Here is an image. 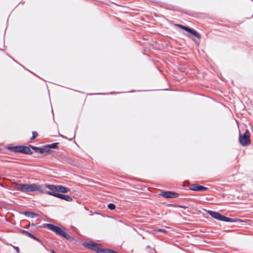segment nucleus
Returning <instances> with one entry per match:
<instances>
[{
    "mask_svg": "<svg viewBox=\"0 0 253 253\" xmlns=\"http://www.w3.org/2000/svg\"><path fill=\"white\" fill-rule=\"evenodd\" d=\"M19 188L24 190H41L42 188H48L49 190H69V189L61 185L54 186L50 184H45L44 187L39 185L33 184H20Z\"/></svg>",
    "mask_w": 253,
    "mask_h": 253,
    "instance_id": "obj_1",
    "label": "nucleus"
},
{
    "mask_svg": "<svg viewBox=\"0 0 253 253\" xmlns=\"http://www.w3.org/2000/svg\"><path fill=\"white\" fill-rule=\"evenodd\" d=\"M240 144L243 146H248L251 143L250 132L247 129L243 134H240L239 137Z\"/></svg>",
    "mask_w": 253,
    "mask_h": 253,
    "instance_id": "obj_2",
    "label": "nucleus"
},
{
    "mask_svg": "<svg viewBox=\"0 0 253 253\" xmlns=\"http://www.w3.org/2000/svg\"><path fill=\"white\" fill-rule=\"evenodd\" d=\"M207 212L209 214H210L213 218H214L216 219H218L220 221H225V222H231L235 221V220H234L231 218H228L227 217H226L225 216H223V215H221V214H220L219 213L217 212H214V211H208Z\"/></svg>",
    "mask_w": 253,
    "mask_h": 253,
    "instance_id": "obj_3",
    "label": "nucleus"
},
{
    "mask_svg": "<svg viewBox=\"0 0 253 253\" xmlns=\"http://www.w3.org/2000/svg\"><path fill=\"white\" fill-rule=\"evenodd\" d=\"M45 226L58 235H60L66 238H69V236L67 234L62 228L59 227L51 224H46Z\"/></svg>",
    "mask_w": 253,
    "mask_h": 253,
    "instance_id": "obj_4",
    "label": "nucleus"
},
{
    "mask_svg": "<svg viewBox=\"0 0 253 253\" xmlns=\"http://www.w3.org/2000/svg\"><path fill=\"white\" fill-rule=\"evenodd\" d=\"M59 191H47V193L48 194L55 196L61 199L65 200L67 201H70L72 200V198L67 195L60 193L58 192Z\"/></svg>",
    "mask_w": 253,
    "mask_h": 253,
    "instance_id": "obj_5",
    "label": "nucleus"
},
{
    "mask_svg": "<svg viewBox=\"0 0 253 253\" xmlns=\"http://www.w3.org/2000/svg\"><path fill=\"white\" fill-rule=\"evenodd\" d=\"M84 245L88 249H91L98 253L104 252L103 250L100 248V246L95 243H84Z\"/></svg>",
    "mask_w": 253,
    "mask_h": 253,
    "instance_id": "obj_6",
    "label": "nucleus"
},
{
    "mask_svg": "<svg viewBox=\"0 0 253 253\" xmlns=\"http://www.w3.org/2000/svg\"><path fill=\"white\" fill-rule=\"evenodd\" d=\"M178 26L181 28L183 30H184L185 31L191 33L193 35H194L195 37L197 38L198 39H200L201 38V35L197 32L196 31L192 29H191L189 27L182 25H179Z\"/></svg>",
    "mask_w": 253,
    "mask_h": 253,
    "instance_id": "obj_7",
    "label": "nucleus"
},
{
    "mask_svg": "<svg viewBox=\"0 0 253 253\" xmlns=\"http://www.w3.org/2000/svg\"><path fill=\"white\" fill-rule=\"evenodd\" d=\"M161 195L166 198H176L178 196L177 193L172 192L171 191H166L162 192Z\"/></svg>",
    "mask_w": 253,
    "mask_h": 253,
    "instance_id": "obj_8",
    "label": "nucleus"
},
{
    "mask_svg": "<svg viewBox=\"0 0 253 253\" xmlns=\"http://www.w3.org/2000/svg\"><path fill=\"white\" fill-rule=\"evenodd\" d=\"M190 190H208L209 188L196 184H193L189 187Z\"/></svg>",
    "mask_w": 253,
    "mask_h": 253,
    "instance_id": "obj_9",
    "label": "nucleus"
},
{
    "mask_svg": "<svg viewBox=\"0 0 253 253\" xmlns=\"http://www.w3.org/2000/svg\"><path fill=\"white\" fill-rule=\"evenodd\" d=\"M30 148V147L21 146L20 153L24 154H32L33 152L31 150Z\"/></svg>",
    "mask_w": 253,
    "mask_h": 253,
    "instance_id": "obj_10",
    "label": "nucleus"
},
{
    "mask_svg": "<svg viewBox=\"0 0 253 253\" xmlns=\"http://www.w3.org/2000/svg\"><path fill=\"white\" fill-rule=\"evenodd\" d=\"M24 214L28 217L31 218H34L39 216L38 214L32 211H25L24 212Z\"/></svg>",
    "mask_w": 253,
    "mask_h": 253,
    "instance_id": "obj_11",
    "label": "nucleus"
},
{
    "mask_svg": "<svg viewBox=\"0 0 253 253\" xmlns=\"http://www.w3.org/2000/svg\"><path fill=\"white\" fill-rule=\"evenodd\" d=\"M8 149L13 152L20 153L21 146H10L8 147Z\"/></svg>",
    "mask_w": 253,
    "mask_h": 253,
    "instance_id": "obj_12",
    "label": "nucleus"
},
{
    "mask_svg": "<svg viewBox=\"0 0 253 253\" xmlns=\"http://www.w3.org/2000/svg\"><path fill=\"white\" fill-rule=\"evenodd\" d=\"M41 154L49 153L50 152V147H49L48 145L43 146L42 147H41Z\"/></svg>",
    "mask_w": 253,
    "mask_h": 253,
    "instance_id": "obj_13",
    "label": "nucleus"
},
{
    "mask_svg": "<svg viewBox=\"0 0 253 253\" xmlns=\"http://www.w3.org/2000/svg\"><path fill=\"white\" fill-rule=\"evenodd\" d=\"M22 233L24 234H25V235L26 236H28L32 238H33L37 241H40V240L38 239L37 238H36L35 236H34V235H33L32 234H31L30 233H29V232L27 231H25V230H22Z\"/></svg>",
    "mask_w": 253,
    "mask_h": 253,
    "instance_id": "obj_14",
    "label": "nucleus"
},
{
    "mask_svg": "<svg viewBox=\"0 0 253 253\" xmlns=\"http://www.w3.org/2000/svg\"><path fill=\"white\" fill-rule=\"evenodd\" d=\"M29 147L30 148H31L33 150H34L35 152L39 153H41V148L37 147L34 146H32L31 145H29Z\"/></svg>",
    "mask_w": 253,
    "mask_h": 253,
    "instance_id": "obj_15",
    "label": "nucleus"
},
{
    "mask_svg": "<svg viewBox=\"0 0 253 253\" xmlns=\"http://www.w3.org/2000/svg\"><path fill=\"white\" fill-rule=\"evenodd\" d=\"M59 144V143H54L51 144H48L49 146V147H50V149H56L58 148V145Z\"/></svg>",
    "mask_w": 253,
    "mask_h": 253,
    "instance_id": "obj_16",
    "label": "nucleus"
},
{
    "mask_svg": "<svg viewBox=\"0 0 253 253\" xmlns=\"http://www.w3.org/2000/svg\"><path fill=\"white\" fill-rule=\"evenodd\" d=\"M38 136V133L36 131H33L32 132V137L31 138L32 140H34L35 139L37 136Z\"/></svg>",
    "mask_w": 253,
    "mask_h": 253,
    "instance_id": "obj_17",
    "label": "nucleus"
},
{
    "mask_svg": "<svg viewBox=\"0 0 253 253\" xmlns=\"http://www.w3.org/2000/svg\"><path fill=\"white\" fill-rule=\"evenodd\" d=\"M108 207L111 210H113L115 209V205L113 204H109L108 205Z\"/></svg>",
    "mask_w": 253,
    "mask_h": 253,
    "instance_id": "obj_18",
    "label": "nucleus"
},
{
    "mask_svg": "<svg viewBox=\"0 0 253 253\" xmlns=\"http://www.w3.org/2000/svg\"><path fill=\"white\" fill-rule=\"evenodd\" d=\"M104 252L106 253H117V252H115L114 251L111 250H107Z\"/></svg>",
    "mask_w": 253,
    "mask_h": 253,
    "instance_id": "obj_19",
    "label": "nucleus"
},
{
    "mask_svg": "<svg viewBox=\"0 0 253 253\" xmlns=\"http://www.w3.org/2000/svg\"><path fill=\"white\" fill-rule=\"evenodd\" d=\"M189 185V183L188 181H185L183 183V186L184 187H186Z\"/></svg>",
    "mask_w": 253,
    "mask_h": 253,
    "instance_id": "obj_20",
    "label": "nucleus"
},
{
    "mask_svg": "<svg viewBox=\"0 0 253 253\" xmlns=\"http://www.w3.org/2000/svg\"><path fill=\"white\" fill-rule=\"evenodd\" d=\"M157 230L161 232L166 233V231L163 229H158Z\"/></svg>",
    "mask_w": 253,
    "mask_h": 253,
    "instance_id": "obj_21",
    "label": "nucleus"
},
{
    "mask_svg": "<svg viewBox=\"0 0 253 253\" xmlns=\"http://www.w3.org/2000/svg\"><path fill=\"white\" fill-rule=\"evenodd\" d=\"M14 249L16 250L17 253L19 252V249L18 247H14Z\"/></svg>",
    "mask_w": 253,
    "mask_h": 253,
    "instance_id": "obj_22",
    "label": "nucleus"
},
{
    "mask_svg": "<svg viewBox=\"0 0 253 253\" xmlns=\"http://www.w3.org/2000/svg\"><path fill=\"white\" fill-rule=\"evenodd\" d=\"M61 191V192H64H64H66L67 191L64 190V191Z\"/></svg>",
    "mask_w": 253,
    "mask_h": 253,
    "instance_id": "obj_23",
    "label": "nucleus"
},
{
    "mask_svg": "<svg viewBox=\"0 0 253 253\" xmlns=\"http://www.w3.org/2000/svg\"><path fill=\"white\" fill-rule=\"evenodd\" d=\"M179 207H181V208H186V207H182V206H179Z\"/></svg>",
    "mask_w": 253,
    "mask_h": 253,
    "instance_id": "obj_24",
    "label": "nucleus"
}]
</instances>
